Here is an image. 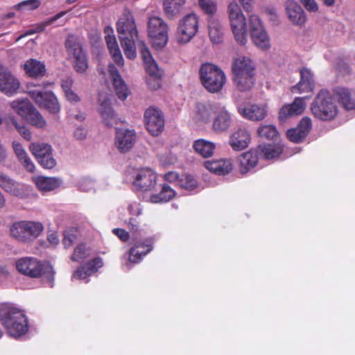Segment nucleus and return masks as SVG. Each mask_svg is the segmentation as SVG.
<instances>
[{"instance_id": "nucleus-61", "label": "nucleus", "mask_w": 355, "mask_h": 355, "mask_svg": "<svg viewBox=\"0 0 355 355\" xmlns=\"http://www.w3.org/2000/svg\"><path fill=\"white\" fill-rule=\"evenodd\" d=\"M17 132L21 135V137L26 141H31L32 138V134L30 130L24 125H21L17 127Z\"/></svg>"}, {"instance_id": "nucleus-57", "label": "nucleus", "mask_w": 355, "mask_h": 355, "mask_svg": "<svg viewBox=\"0 0 355 355\" xmlns=\"http://www.w3.org/2000/svg\"><path fill=\"white\" fill-rule=\"evenodd\" d=\"M297 128L306 136L312 128L311 119L308 116L303 117Z\"/></svg>"}, {"instance_id": "nucleus-44", "label": "nucleus", "mask_w": 355, "mask_h": 355, "mask_svg": "<svg viewBox=\"0 0 355 355\" xmlns=\"http://www.w3.org/2000/svg\"><path fill=\"white\" fill-rule=\"evenodd\" d=\"M175 195V191L167 184H163L161 191L150 196V201L153 203L166 202L172 199Z\"/></svg>"}, {"instance_id": "nucleus-12", "label": "nucleus", "mask_w": 355, "mask_h": 355, "mask_svg": "<svg viewBox=\"0 0 355 355\" xmlns=\"http://www.w3.org/2000/svg\"><path fill=\"white\" fill-rule=\"evenodd\" d=\"M0 188L7 193L20 199L26 198L30 193L28 186L17 182L1 170Z\"/></svg>"}, {"instance_id": "nucleus-14", "label": "nucleus", "mask_w": 355, "mask_h": 355, "mask_svg": "<svg viewBox=\"0 0 355 355\" xmlns=\"http://www.w3.org/2000/svg\"><path fill=\"white\" fill-rule=\"evenodd\" d=\"M146 129L153 136L159 135L164 128V117L162 112L156 107H150L144 112Z\"/></svg>"}, {"instance_id": "nucleus-7", "label": "nucleus", "mask_w": 355, "mask_h": 355, "mask_svg": "<svg viewBox=\"0 0 355 355\" xmlns=\"http://www.w3.org/2000/svg\"><path fill=\"white\" fill-rule=\"evenodd\" d=\"M227 13L235 40L239 44L245 45L248 41L247 24L239 4L235 1L230 2Z\"/></svg>"}, {"instance_id": "nucleus-30", "label": "nucleus", "mask_w": 355, "mask_h": 355, "mask_svg": "<svg viewBox=\"0 0 355 355\" xmlns=\"http://www.w3.org/2000/svg\"><path fill=\"white\" fill-rule=\"evenodd\" d=\"M144 64L146 72L150 76L147 79L148 85L152 89H157L160 87L159 79L163 75V71L158 67L157 64L154 60Z\"/></svg>"}, {"instance_id": "nucleus-6", "label": "nucleus", "mask_w": 355, "mask_h": 355, "mask_svg": "<svg viewBox=\"0 0 355 355\" xmlns=\"http://www.w3.org/2000/svg\"><path fill=\"white\" fill-rule=\"evenodd\" d=\"M314 116L322 121L334 119L338 114L337 106L329 92L322 89L311 105Z\"/></svg>"}, {"instance_id": "nucleus-35", "label": "nucleus", "mask_w": 355, "mask_h": 355, "mask_svg": "<svg viewBox=\"0 0 355 355\" xmlns=\"http://www.w3.org/2000/svg\"><path fill=\"white\" fill-rule=\"evenodd\" d=\"M66 13L67 11L60 12L54 16L48 18L39 24H35L31 28L26 31V32L24 34L19 35L17 37V41H19L25 36L44 31L47 26L54 24L59 19L64 16Z\"/></svg>"}, {"instance_id": "nucleus-34", "label": "nucleus", "mask_w": 355, "mask_h": 355, "mask_svg": "<svg viewBox=\"0 0 355 355\" xmlns=\"http://www.w3.org/2000/svg\"><path fill=\"white\" fill-rule=\"evenodd\" d=\"M205 166L209 171L217 175H225L232 170V163L229 159L207 161Z\"/></svg>"}, {"instance_id": "nucleus-11", "label": "nucleus", "mask_w": 355, "mask_h": 355, "mask_svg": "<svg viewBox=\"0 0 355 355\" xmlns=\"http://www.w3.org/2000/svg\"><path fill=\"white\" fill-rule=\"evenodd\" d=\"M198 29V19L196 14L191 13L184 16L179 21L177 39L180 43L189 42L196 34Z\"/></svg>"}, {"instance_id": "nucleus-43", "label": "nucleus", "mask_w": 355, "mask_h": 355, "mask_svg": "<svg viewBox=\"0 0 355 355\" xmlns=\"http://www.w3.org/2000/svg\"><path fill=\"white\" fill-rule=\"evenodd\" d=\"M73 80L71 78L63 79L61 83L62 91L64 96L68 101L72 103H76L80 101L79 96L72 89Z\"/></svg>"}, {"instance_id": "nucleus-18", "label": "nucleus", "mask_w": 355, "mask_h": 355, "mask_svg": "<svg viewBox=\"0 0 355 355\" xmlns=\"http://www.w3.org/2000/svg\"><path fill=\"white\" fill-rule=\"evenodd\" d=\"M136 141V132L134 130L116 128L115 145L121 153L129 151Z\"/></svg>"}, {"instance_id": "nucleus-50", "label": "nucleus", "mask_w": 355, "mask_h": 355, "mask_svg": "<svg viewBox=\"0 0 355 355\" xmlns=\"http://www.w3.org/2000/svg\"><path fill=\"white\" fill-rule=\"evenodd\" d=\"M40 4V0H26L16 4L15 8L16 10L30 11L37 9Z\"/></svg>"}, {"instance_id": "nucleus-22", "label": "nucleus", "mask_w": 355, "mask_h": 355, "mask_svg": "<svg viewBox=\"0 0 355 355\" xmlns=\"http://www.w3.org/2000/svg\"><path fill=\"white\" fill-rule=\"evenodd\" d=\"M108 71L118 98L122 101L125 100L129 94V91L118 69L113 64H110L108 66Z\"/></svg>"}, {"instance_id": "nucleus-1", "label": "nucleus", "mask_w": 355, "mask_h": 355, "mask_svg": "<svg viewBox=\"0 0 355 355\" xmlns=\"http://www.w3.org/2000/svg\"><path fill=\"white\" fill-rule=\"evenodd\" d=\"M116 31L121 47L127 58H136L135 42L138 39V31L132 15L125 11L116 23Z\"/></svg>"}, {"instance_id": "nucleus-32", "label": "nucleus", "mask_w": 355, "mask_h": 355, "mask_svg": "<svg viewBox=\"0 0 355 355\" xmlns=\"http://www.w3.org/2000/svg\"><path fill=\"white\" fill-rule=\"evenodd\" d=\"M37 188L42 192H48L58 188L62 180L58 178L37 176L33 178Z\"/></svg>"}, {"instance_id": "nucleus-17", "label": "nucleus", "mask_w": 355, "mask_h": 355, "mask_svg": "<svg viewBox=\"0 0 355 355\" xmlns=\"http://www.w3.org/2000/svg\"><path fill=\"white\" fill-rule=\"evenodd\" d=\"M134 187L140 191H150L156 182V174L150 168L137 169L133 172Z\"/></svg>"}, {"instance_id": "nucleus-48", "label": "nucleus", "mask_w": 355, "mask_h": 355, "mask_svg": "<svg viewBox=\"0 0 355 355\" xmlns=\"http://www.w3.org/2000/svg\"><path fill=\"white\" fill-rule=\"evenodd\" d=\"M71 62L74 70L78 73H84L89 67L88 57L86 53Z\"/></svg>"}, {"instance_id": "nucleus-33", "label": "nucleus", "mask_w": 355, "mask_h": 355, "mask_svg": "<svg viewBox=\"0 0 355 355\" xmlns=\"http://www.w3.org/2000/svg\"><path fill=\"white\" fill-rule=\"evenodd\" d=\"M65 48L71 62L86 53L78 38L73 35L67 37Z\"/></svg>"}, {"instance_id": "nucleus-37", "label": "nucleus", "mask_w": 355, "mask_h": 355, "mask_svg": "<svg viewBox=\"0 0 355 355\" xmlns=\"http://www.w3.org/2000/svg\"><path fill=\"white\" fill-rule=\"evenodd\" d=\"M238 162L240 166V172L245 174L257 164V153L252 150L244 153L238 157Z\"/></svg>"}, {"instance_id": "nucleus-41", "label": "nucleus", "mask_w": 355, "mask_h": 355, "mask_svg": "<svg viewBox=\"0 0 355 355\" xmlns=\"http://www.w3.org/2000/svg\"><path fill=\"white\" fill-rule=\"evenodd\" d=\"M12 109L20 116L26 119L34 106L28 100H15L10 103Z\"/></svg>"}, {"instance_id": "nucleus-51", "label": "nucleus", "mask_w": 355, "mask_h": 355, "mask_svg": "<svg viewBox=\"0 0 355 355\" xmlns=\"http://www.w3.org/2000/svg\"><path fill=\"white\" fill-rule=\"evenodd\" d=\"M200 7L208 15H213L217 9L215 0H198Z\"/></svg>"}, {"instance_id": "nucleus-23", "label": "nucleus", "mask_w": 355, "mask_h": 355, "mask_svg": "<svg viewBox=\"0 0 355 355\" xmlns=\"http://www.w3.org/2000/svg\"><path fill=\"white\" fill-rule=\"evenodd\" d=\"M306 107L304 98L297 97L291 104L284 105L279 112V118L281 121L302 114Z\"/></svg>"}, {"instance_id": "nucleus-38", "label": "nucleus", "mask_w": 355, "mask_h": 355, "mask_svg": "<svg viewBox=\"0 0 355 355\" xmlns=\"http://www.w3.org/2000/svg\"><path fill=\"white\" fill-rule=\"evenodd\" d=\"M193 148L198 154L206 158L212 156L216 148V144L212 141L199 139L193 142Z\"/></svg>"}, {"instance_id": "nucleus-10", "label": "nucleus", "mask_w": 355, "mask_h": 355, "mask_svg": "<svg viewBox=\"0 0 355 355\" xmlns=\"http://www.w3.org/2000/svg\"><path fill=\"white\" fill-rule=\"evenodd\" d=\"M30 97L41 107L46 109L51 114H58L60 106L55 94L50 91H41L37 89H29Z\"/></svg>"}, {"instance_id": "nucleus-46", "label": "nucleus", "mask_w": 355, "mask_h": 355, "mask_svg": "<svg viewBox=\"0 0 355 355\" xmlns=\"http://www.w3.org/2000/svg\"><path fill=\"white\" fill-rule=\"evenodd\" d=\"M26 120L33 126L40 129L45 128L47 125L45 119L35 107Z\"/></svg>"}, {"instance_id": "nucleus-58", "label": "nucleus", "mask_w": 355, "mask_h": 355, "mask_svg": "<svg viewBox=\"0 0 355 355\" xmlns=\"http://www.w3.org/2000/svg\"><path fill=\"white\" fill-rule=\"evenodd\" d=\"M3 121L8 129H10L12 126H13L17 130V127L21 125L18 123L17 117L12 114H8L3 119Z\"/></svg>"}, {"instance_id": "nucleus-36", "label": "nucleus", "mask_w": 355, "mask_h": 355, "mask_svg": "<svg viewBox=\"0 0 355 355\" xmlns=\"http://www.w3.org/2000/svg\"><path fill=\"white\" fill-rule=\"evenodd\" d=\"M209 36L214 44H219L223 39V26L219 20L210 17L208 20Z\"/></svg>"}, {"instance_id": "nucleus-27", "label": "nucleus", "mask_w": 355, "mask_h": 355, "mask_svg": "<svg viewBox=\"0 0 355 355\" xmlns=\"http://www.w3.org/2000/svg\"><path fill=\"white\" fill-rule=\"evenodd\" d=\"M239 112L241 115L250 121H261L267 114L266 106L259 105H251L247 107H239Z\"/></svg>"}, {"instance_id": "nucleus-21", "label": "nucleus", "mask_w": 355, "mask_h": 355, "mask_svg": "<svg viewBox=\"0 0 355 355\" xmlns=\"http://www.w3.org/2000/svg\"><path fill=\"white\" fill-rule=\"evenodd\" d=\"M105 40L112 58L119 67H123L124 60L119 47L116 39L113 34V30L110 27L105 28Z\"/></svg>"}, {"instance_id": "nucleus-40", "label": "nucleus", "mask_w": 355, "mask_h": 355, "mask_svg": "<svg viewBox=\"0 0 355 355\" xmlns=\"http://www.w3.org/2000/svg\"><path fill=\"white\" fill-rule=\"evenodd\" d=\"M186 0H165L164 8L168 18H173L178 15L184 9Z\"/></svg>"}, {"instance_id": "nucleus-4", "label": "nucleus", "mask_w": 355, "mask_h": 355, "mask_svg": "<svg viewBox=\"0 0 355 355\" xmlns=\"http://www.w3.org/2000/svg\"><path fill=\"white\" fill-rule=\"evenodd\" d=\"M0 321L12 337L24 334L28 330V321L24 313L17 309L2 306L0 307Z\"/></svg>"}, {"instance_id": "nucleus-39", "label": "nucleus", "mask_w": 355, "mask_h": 355, "mask_svg": "<svg viewBox=\"0 0 355 355\" xmlns=\"http://www.w3.org/2000/svg\"><path fill=\"white\" fill-rule=\"evenodd\" d=\"M338 101L347 110L355 109V92L346 88H340L337 90Z\"/></svg>"}, {"instance_id": "nucleus-31", "label": "nucleus", "mask_w": 355, "mask_h": 355, "mask_svg": "<svg viewBox=\"0 0 355 355\" xmlns=\"http://www.w3.org/2000/svg\"><path fill=\"white\" fill-rule=\"evenodd\" d=\"M24 70L31 78H40L46 74V69L44 63L36 59L30 58L24 64Z\"/></svg>"}, {"instance_id": "nucleus-25", "label": "nucleus", "mask_w": 355, "mask_h": 355, "mask_svg": "<svg viewBox=\"0 0 355 355\" xmlns=\"http://www.w3.org/2000/svg\"><path fill=\"white\" fill-rule=\"evenodd\" d=\"M153 249L151 242L146 239L144 241H138L130 249L129 261L131 263L139 262L144 256L146 255Z\"/></svg>"}, {"instance_id": "nucleus-24", "label": "nucleus", "mask_w": 355, "mask_h": 355, "mask_svg": "<svg viewBox=\"0 0 355 355\" xmlns=\"http://www.w3.org/2000/svg\"><path fill=\"white\" fill-rule=\"evenodd\" d=\"M250 140L251 137L249 132L245 129L239 128L231 135L229 144L233 150L239 151L247 148Z\"/></svg>"}, {"instance_id": "nucleus-15", "label": "nucleus", "mask_w": 355, "mask_h": 355, "mask_svg": "<svg viewBox=\"0 0 355 355\" xmlns=\"http://www.w3.org/2000/svg\"><path fill=\"white\" fill-rule=\"evenodd\" d=\"M19 80L7 68L0 65V92L11 97L19 92Z\"/></svg>"}, {"instance_id": "nucleus-49", "label": "nucleus", "mask_w": 355, "mask_h": 355, "mask_svg": "<svg viewBox=\"0 0 355 355\" xmlns=\"http://www.w3.org/2000/svg\"><path fill=\"white\" fill-rule=\"evenodd\" d=\"M180 187L187 190L193 191L198 188L197 180L191 175H185L179 180Z\"/></svg>"}, {"instance_id": "nucleus-8", "label": "nucleus", "mask_w": 355, "mask_h": 355, "mask_svg": "<svg viewBox=\"0 0 355 355\" xmlns=\"http://www.w3.org/2000/svg\"><path fill=\"white\" fill-rule=\"evenodd\" d=\"M199 73L201 83L207 90L211 93L220 91L226 81L224 72L213 64H202Z\"/></svg>"}, {"instance_id": "nucleus-59", "label": "nucleus", "mask_w": 355, "mask_h": 355, "mask_svg": "<svg viewBox=\"0 0 355 355\" xmlns=\"http://www.w3.org/2000/svg\"><path fill=\"white\" fill-rule=\"evenodd\" d=\"M12 146L18 160L21 159L28 155L21 144L19 142L14 141H12Z\"/></svg>"}, {"instance_id": "nucleus-9", "label": "nucleus", "mask_w": 355, "mask_h": 355, "mask_svg": "<svg viewBox=\"0 0 355 355\" xmlns=\"http://www.w3.org/2000/svg\"><path fill=\"white\" fill-rule=\"evenodd\" d=\"M168 26L159 17H150L148 23V33L155 49L163 48L168 42Z\"/></svg>"}, {"instance_id": "nucleus-16", "label": "nucleus", "mask_w": 355, "mask_h": 355, "mask_svg": "<svg viewBox=\"0 0 355 355\" xmlns=\"http://www.w3.org/2000/svg\"><path fill=\"white\" fill-rule=\"evenodd\" d=\"M234 124L232 114L222 103L213 118L211 128L216 133L227 132Z\"/></svg>"}, {"instance_id": "nucleus-56", "label": "nucleus", "mask_w": 355, "mask_h": 355, "mask_svg": "<svg viewBox=\"0 0 355 355\" xmlns=\"http://www.w3.org/2000/svg\"><path fill=\"white\" fill-rule=\"evenodd\" d=\"M139 48L140 49V52L144 64L149 63V62L154 60L151 55L149 49H148L146 44L143 41L139 42Z\"/></svg>"}, {"instance_id": "nucleus-19", "label": "nucleus", "mask_w": 355, "mask_h": 355, "mask_svg": "<svg viewBox=\"0 0 355 355\" xmlns=\"http://www.w3.org/2000/svg\"><path fill=\"white\" fill-rule=\"evenodd\" d=\"M98 112L103 122L106 126L112 127L119 122V118L115 114L109 99L102 94L99 95Z\"/></svg>"}, {"instance_id": "nucleus-5", "label": "nucleus", "mask_w": 355, "mask_h": 355, "mask_svg": "<svg viewBox=\"0 0 355 355\" xmlns=\"http://www.w3.org/2000/svg\"><path fill=\"white\" fill-rule=\"evenodd\" d=\"M43 224L39 221L20 220L10 226V234L16 241L26 243L37 239L44 231Z\"/></svg>"}, {"instance_id": "nucleus-42", "label": "nucleus", "mask_w": 355, "mask_h": 355, "mask_svg": "<svg viewBox=\"0 0 355 355\" xmlns=\"http://www.w3.org/2000/svg\"><path fill=\"white\" fill-rule=\"evenodd\" d=\"M257 151L263 158L270 159L277 157L282 152L279 145L262 144L257 148Z\"/></svg>"}, {"instance_id": "nucleus-20", "label": "nucleus", "mask_w": 355, "mask_h": 355, "mask_svg": "<svg viewBox=\"0 0 355 355\" xmlns=\"http://www.w3.org/2000/svg\"><path fill=\"white\" fill-rule=\"evenodd\" d=\"M286 14L289 21L294 25L301 26L306 21V15L302 7L293 0L285 3Z\"/></svg>"}, {"instance_id": "nucleus-63", "label": "nucleus", "mask_w": 355, "mask_h": 355, "mask_svg": "<svg viewBox=\"0 0 355 355\" xmlns=\"http://www.w3.org/2000/svg\"><path fill=\"white\" fill-rule=\"evenodd\" d=\"M301 2L308 11L315 12L318 10V6L315 0H303Z\"/></svg>"}, {"instance_id": "nucleus-55", "label": "nucleus", "mask_w": 355, "mask_h": 355, "mask_svg": "<svg viewBox=\"0 0 355 355\" xmlns=\"http://www.w3.org/2000/svg\"><path fill=\"white\" fill-rule=\"evenodd\" d=\"M78 189L82 191H90L94 189V182L90 178H83L79 181Z\"/></svg>"}, {"instance_id": "nucleus-52", "label": "nucleus", "mask_w": 355, "mask_h": 355, "mask_svg": "<svg viewBox=\"0 0 355 355\" xmlns=\"http://www.w3.org/2000/svg\"><path fill=\"white\" fill-rule=\"evenodd\" d=\"M89 255V250L86 249L85 245H78L71 256V259L75 261H80Z\"/></svg>"}, {"instance_id": "nucleus-2", "label": "nucleus", "mask_w": 355, "mask_h": 355, "mask_svg": "<svg viewBox=\"0 0 355 355\" xmlns=\"http://www.w3.org/2000/svg\"><path fill=\"white\" fill-rule=\"evenodd\" d=\"M232 81L240 92L250 90L255 82V64L247 56H239L232 64Z\"/></svg>"}, {"instance_id": "nucleus-29", "label": "nucleus", "mask_w": 355, "mask_h": 355, "mask_svg": "<svg viewBox=\"0 0 355 355\" xmlns=\"http://www.w3.org/2000/svg\"><path fill=\"white\" fill-rule=\"evenodd\" d=\"M301 79L299 83L292 88L293 93H306L312 92L314 87V82L311 71L303 68L300 71Z\"/></svg>"}, {"instance_id": "nucleus-60", "label": "nucleus", "mask_w": 355, "mask_h": 355, "mask_svg": "<svg viewBox=\"0 0 355 355\" xmlns=\"http://www.w3.org/2000/svg\"><path fill=\"white\" fill-rule=\"evenodd\" d=\"M19 162L27 171L34 172L35 168V164L28 155L21 159H19Z\"/></svg>"}, {"instance_id": "nucleus-54", "label": "nucleus", "mask_w": 355, "mask_h": 355, "mask_svg": "<svg viewBox=\"0 0 355 355\" xmlns=\"http://www.w3.org/2000/svg\"><path fill=\"white\" fill-rule=\"evenodd\" d=\"M249 25L250 33L264 29L259 16L257 15H251L249 17Z\"/></svg>"}, {"instance_id": "nucleus-28", "label": "nucleus", "mask_w": 355, "mask_h": 355, "mask_svg": "<svg viewBox=\"0 0 355 355\" xmlns=\"http://www.w3.org/2000/svg\"><path fill=\"white\" fill-rule=\"evenodd\" d=\"M220 103L206 102L196 104V115L200 120L205 123L211 121L212 115H215Z\"/></svg>"}, {"instance_id": "nucleus-45", "label": "nucleus", "mask_w": 355, "mask_h": 355, "mask_svg": "<svg viewBox=\"0 0 355 355\" xmlns=\"http://www.w3.org/2000/svg\"><path fill=\"white\" fill-rule=\"evenodd\" d=\"M250 34L254 44L258 48L263 50H268L270 48V38L264 29Z\"/></svg>"}, {"instance_id": "nucleus-3", "label": "nucleus", "mask_w": 355, "mask_h": 355, "mask_svg": "<svg viewBox=\"0 0 355 355\" xmlns=\"http://www.w3.org/2000/svg\"><path fill=\"white\" fill-rule=\"evenodd\" d=\"M16 268L19 272L31 277H41L49 287L54 285L55 271L49 263H41L35 258L24 257L16 261Z\"/></svg>"}, {"instance_id": "nucleus-53", "label": "nucleus", "mask_w": 355, "mask_h": 355, "mask_svg": "<svg viewBox=\"0 0 355 355\" xmlns=\"http://www.w3.org/2000/svg\"><path fill=\"white\" fill-rule=\"evenodd\" d=\"M287 137L290 141L294 143L301 142L306 136L297 127L287 131Z\"/></svg>"}, {"instance_id": "nucleus-47", "label": "nucleus", "mask_w": 355, "mask_h": 355, "mask_svg": "<svg viewBox=\"0 0 355 355\" xmlns=\"http://www.w3.org/2000/svg\"><path fill=\"white\" fill-rule=\"evenodd\" d=\"M259 135L268 140L275 139L278 136V132L276 128L272 125H262L258 130Z\"/></svg>"}, {"instance_id": "nucleus-13", "label": "nucleus", "mask_w": 355, "mask_h": 355, "mask_svg": "<svg viewBox=\"0 0 355 355\" xmlns=\"http://www.w3.org/2000/svg\"><path fill=\"white\" fill-rule=\"evenodd\" d=\"M29 150L43 168L51 169L56 165L51 145L46 143H31Z\"/></svg>"}, {"instance_id": "nucleus-64", "label": "nucleus", "mask_w": 355, "mask_h": 355, "mask_svg": "<svg viewBox=\"0 0 355 355\" xmlns=\"http://www.w3.org/2000/svg\"><path fill=\"white\" fill-rule=\"evenodd\" d=\"M112 232L123 241H126L129 239V233L123 229L115 228Z\"/></svg>"}, {"instance_id": "nucleus-26", "label": "nucleus", "mask_w": 355, "mask_h": 355, "mask_svg": "<svg viewBox=\"0 0 355 355\" xmlns=\"http://www.w3.org/2000/svg\"><path fill=\"white\" fill-rule=\"evenodd\" d=\"M103 265L101 258H95L86 265L78 268L73 273L72 278L76 279H86L88 277L96 272Z\"/></svg>"}, {"instance_id": "nucleus-62", "label": "nucleus", "mask_w": 355, "mask_h": 355, "mask_svg": "<svg viewBox=\"0 0 355 355\" xmlns=\"http://www.w3.org/2000/svg\"><path fill=\"white\" fill-rule=\"evenodd\" d=\"M76 236L70 232H65L62 240L63 245L65 248H69L74 242Z\"/></svg>"}]
</instances>
